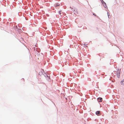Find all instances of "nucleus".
<instances>
[{
    "label": "nucleus",
    "mask_w": 124,
    "mask_h": 124,
    "mask_svg": "<svg viewBox=\"0 0 124 124\" xmlns=\"http://www.w3.org/2000/svg\"><path fill=\"white\" fill-rule=\"evenodd\" d=\"M102 3L103 4V5L104 6V7L105 8H107V6L106 5V3L102 0Z\"/></svg>",
    "instance_id": "1"
},
{
    "label": "nucleus",
    "mask_w": 124,
    "mask_h": 124,
    "mask_svg": "<svg viewBox=\"0 0 124 124\" xmlns=\"http://www.w3.org/2000/svg\"><path fill=\"white\" fill-rule=\"evenodd\" d=\"M102 99L101 98L99 97L97 99V100L99 102L102 101Z\"/></svg>",
    "instance_id": "2"
},
{
    "label": "nucleus",
    "mask_w": 124,
    "mask_h": 124,
    "mask_svg": "<svg viewBox=\"0 0 124 124\" xmlns=\"http://www.w3.org/2000/svg\"><path fill=\"white\" fill-rule=\"evenodd\" d=\"M120 83L121 85L124 86V79Z\"/></svg>",
    "instance_id": "3"
},
{
    "label": "nucleus",
    "mask_w": 124,
    "mask_h": 124,
    "mask_svg": "<svg viewBox=\"0 0 124 124\" xmlns=\"http://www.w3.org/2000/svg\"><path fill=\"white\" fill-rule=\"evenodd\" d=\"M96 114L98 115H99L100 114V111H97L96 112Z\"/></svg>",
    "instance_id": "4"
},
{
    "label": "nucleus",
    "mask_w": 124,
    "mask_h": 124,
    "mask_svg": "<svg viewBox=\"0 0 124 124\" xmlns=\"http://www.w3.org/2000/svg\"><path fill=\"white\" fill-rule=\"evenodd\" d=\"M59 14H60L61 15V12L60 11H59Z\"/></svg>",
    "instance_id": "5"
},
{
    "label": "nucleus",
    "mask_w": 124,
    "mask_h": 124,
    "mask_svg": "<svg viewBox=\"0 0 124 124\" xmlns=\"http://www.w3.org/2000/svg\"><path fill=\"white\" fill-rule=\"evenodd\" d=\"M93 15H94V16H96V15H95V14H93Z\"/></svg>",
    "instance_id": "6"
}]
</instances>
